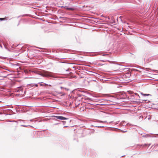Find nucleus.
<instances>
[{"label": "nucleus", "mask_w": 158, "mask_h": 158, "mask_svg": "<svg viewBox=\"0 0 158 158\" xmlns=\"http://www.w3.org/2000/svg\"><path fill=\"white\" fill-rule=\"evenodd\" d=\"M39 74L41 75L43 77H48L51 75V73L50 72L45 71L43 73H40Z\"/></svg>", "instance_id": "1"}, {"label": "nucleus", "mask_w": 158, "mask_h": 158, "mask_svg": "<svg viewBox=\"0 0 158 158\" xmlns=\"http://www.w3.org/2000/svg\"><path fill=\"white\" fill-rule=\"evenodd\" d=\"M55 117L57 119H59L60 120H65L68 119V118L62 116H56Z\"/></svg>", "instance_id": "2"}, {"label": "nucleus", "mask_w": 158, "mask_h": 158, "mask_svg": "<svg viewBox=\"0 0 158 158\" xmlns=\"http://www.w3.org/2000/svg\"><path fill=\"white\" fill-rule=\"evenodd\" d=\"M66 9L67 10H72V11L73 10H74V9L73 8H68L67 7L66 8Z\"/></svg>", "instance_id": "3"}, {"label": "nucleus", "mask_w": 158, "mask_h": 158, "mask_svg": "<svg viewBox=\"0 0 158 158\" xmlns=\"http://www.w3.org/2000/svg\"><path fill=\"white\" fill-rule=\"evenodd\" d=\"M141 94L143 96H148L150 95L149 94H143V93H141Z\"/></svg>", "instance_id": "4"}, {"label": "nucleus", "mask_w": 158, "mask_h": 158, "mask_svg": "<svg viewBox=\"0 0 158 158\" xmlns=\"http://www.w3.org/2000/svg\"><path fill=\"white\" fill-rule=\"evenodd\" d=\"M6 18H0V20L2 21L4 20H6Z\"/></svg>", "instance_id": "5"}, {"label": "nucleus", "mask_w": 158, "mask_h": 158, "mask_svg": "<svg viewBox=\"0 0 158 158\" xmlns=\"http://www.w3.org/2000/svg\"><path fill=\"white\" fill-rule=\"evenodd\" d=\"M128 92L130 94H132L133 93V92L131 91H128Z\"/></svg>", "instance_id": "6"}, {"label": "nucleus", "mask_w": 158, "mask_h": 158, "mask_svg": "<svg viewBox=\"0 0 158 158\" xmlns=\"http://www.w3.org/2000/svg\"><path fill=\"white\" fill-rule=\"evenodd\" d=\"M158 146V144H155V147H157Z\"/></svg>", "instance_id": "7"}, {"label": "nucleus", "mask_w": 158, "mask_h": 158, "mask_svg": "<svg viewBox=\"0 0 158 158\" xmlns=\"http://www.w3.org/2000/svg\"><path fill=\"white\" fill-rule=\"evenodd\" d=\"M135 95H137V96H139V95H138V94L135 93Z\"/></svg>", "instance_id": "8"}, {"label": "nucleus", "mask_w": 158, "mask_h": 158, "mask_svg": "<svg viewBox=\"0 0 158 158\" xmlns=\"http://www.w3.org/2000/svg\"><path fill=\"white\" fill-rule=\"evenodd\" d=\"M108 61L110 63V62L109 61Z\"/></svg>", "instance_id": "9"}, {"label": "nucleus", "mask_w": 158, "mask_h": 158, "mask_svg": "<svg viewBox=\"0 0 158 158\" xmlns=\"http://www.w3.org/2000/svg\"><path fill=\"white\" fill-rule=\"evenodd\" d=\"M99 64V65H101V64Z\"/></svg>", "instance_id": "10"}]
</instances>
